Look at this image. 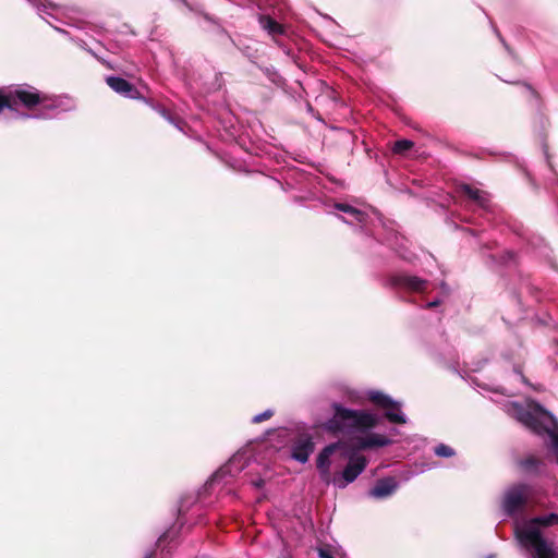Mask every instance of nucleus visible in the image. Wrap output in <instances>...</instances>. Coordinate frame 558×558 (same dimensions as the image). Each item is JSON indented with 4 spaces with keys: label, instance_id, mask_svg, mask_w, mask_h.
<instances>
[{
    "label": "nucleus",
    "instance_id": "11",
    "mask_svg": "<svg viewBox=\"0 0 558 558\" xmlns=\"http://www.w3.org/2000/svg\"><path fill=\"white\" fill-rule=\"evenodd\" d=\"M460 192L463 195H465L468 198L473 201L480 207H483V208L488 207L489 199H488V195L485 192H483L476 187H473L471 185H468V184L461 185Z\"/></svg>",
    "mask_w": 558,
    "mask_h": 558
},
{
    "label": "nucleus",
    "instance_id": "22",
    "mask_svg": "<svg viewBox=\"0 0 558 558\" xmlns=\"http://www.w3.org/2000/svg\"><path fill=\"white\" fill-rule=\"evenodd\" d=\"M438 304H440V301L439 300H435V301H432V302L428 303V307H435Z\"/></svg>",
    "mask_w": 558,
    "mask_h": 558
},
{
    "label": "nucleus",
    "instance_id": "15",
    "mask_svg": "<svg viewBox=\"0 0 558 558\" xmlns=\"http://www.w3.org/2000/svg\"><path fill=\"white\" fill-rule=\"evenodd\" d=\"M414 143L410 140H399L392 146L395 154L403 155L413 147Z\"/></svg>",
    "mask_w": 558,
    "mask_h": 558
},
{
    "label": "nucleus",
    "instance_id": "4",
    "mask_svg": "<svg viewBox=\"0 0 558 558\" xmlns=\"http://www.w3.org/2000/svg\"><path fill=\"white\" fill-rule=\"evenodd\" d=\"M20 106L27 109L38 107L43 111L36 116L21 114L23 118H52L59 112L60 100L43 94L29 85H16L0 89V112L3 108L16 110Z\"/></svg>",
    "mask_w": 558,
    "mask_h": 558
},
{
    "label": "nucleus",
    "instance_id": "16",
    "mask_svg": "<svg viewBox=\"0 0 558 558\" xmlns=\"http://www.w3.org/2000/svg\"><path fill=\"white\" fill-rule=\"evenodd\" d=\"M241 460H242V456H234V457H232V459L229 461V463L227 465H225L219 471V473H221V474L230 473L231 474L233 472V468L235 465H238L236 470L239 471L240 469H242Z\"/></svg>",
    "mask_w": 558,
    "mask_h": 558
},
{
    "label": "nucleus",
    "instance_id": "6",
    "mask_svg": "<svg viewBox=\"0 0 558 558\" xmlns=\"http://www.w3.org/2000/svg\"><path fill=\"white\" fill-rule=\"evenodd\" d=\"M368 399L379 408L385 409V417L391 423H407V417L401 411V403L392 400L389 396L376 391L369 390L367 392Z\"/></svg>",
    "mask_w": 558,
    "mask_h": 558
},
{
    "label": "nucleus",
    "instance_id": "12",
    "mask_svg": "<svg viewBox=\"0 0 558 558\" xmlns=\"http://www.w3.org/2000/svg\"><path fill=\"white\" fill-rule=\"evenodd\" d=\"M398 286L403 287L408 290L421 292L427 287V281L415 276H400L397 278Z\"/></svg>",
    "mask_w": 558,
    "mask_h": 558
},
{
    "label": "nucleus",
    "instance_id": "20",
    "mask_svg": "<svg viewBox=\"0 0 558 558\" xmlns=\"http://www.w3.org/2000/svg\"><path fill=\"white\" fill-rule=\"evenodd\" d=\"M252 484L257 488H262L265 485V480L259 477L257 480L252 481Z\"/></svg>",
    "mask_w": 558,
    "mask_h": 558
},
{
    "label": "nucleus",
    "instance_id": "2",
    "mask_svg": "<svg viewBox=\"0 0 558 558\" xmlns=\"http://www.w3.org/2000/svg\"><path fill=\"white\" fill-rule=\"evenodd\" d=\"M533 494V487L527 484L520 483L509 486L504 492L501 510L505 515L515 519V535L525 549H531L537 558H558L554 542L546 539L541 532L542 527L558 524L557 513L519 520Z\"/></svg>",
    "mask_w": 558,
    "mask_h": 558
},
{
    "label": "nucleus",
    "instance_id": "14",
    "mask_svg": "<svg viewBox=\"0 0 558 558\" xmlns=\"http://www.w3.org/2000/svg\"><path fill=\"white\" fill-rule=\"evenodd\" d=\"M521 466L529 473H542L544 463L535 458H526L521 462Z\"/></svg>",
    "mask_w": 558,
    "mask_h": 558
},
{
    "label": "nucleus",
    "instance_id": "23",
    "mask_svg": "<svg viewBox=\"0 0 558 558\" xmlns=\"http://www.w3.org/2000/svg\"><path fill=\"white\" fill-rule=\"evenodd\" d=\"M398 430L397 428H391L390 429V435L393 436V435H397Z\"/></svg>",
    "mask_w": 558,
    "mask_h": 558
},
{
    "label": "nucleus",
    "instance_id": "8",
    "mask_svg": "<svg viewBox=\"0 0 558 558\" xmlns=\"http://www.w3.org/2000/svg\"><path fill=\"white\" fill-rule=\"evenodd\" d=\"M398 488V483L393 477L378 480L368 495L376 499H384L391 496Z\"/></svg>",
    "mask_w": 558,
    "mask_h": 558
},
{
    "label": "nucleus",
    "instance_id": "7",
    "mask_svg": "<svg viewBox=\"0 0 558 558\" xmlns=\"http://www.w3.org/2000/svg\"><path fill=\"white\" fill-rule=\"evenodd\" d=\"M314 451V442L310 436L299 437L292 445L291 457L300 463H306Z\"/></svg>",
    "mask_w": 558,
    "mask_h": 558
},
{
    "label": "nucleus",
    "instance_id": "3",
    "mask_svg": "<svg viewBox=\"0 0 558 558\" xmlns=\"http://www.w3.org/2000/svg\"><path fill=\"white\" fill-rule=\"evenodd\" d=\"M507 412L524 426L538 435H547V447L558 463V422L555 416L534 401H526L525 405L512 402Z\"/></svg>",
    "mask_w": 558,
    "mask_h": 558
},
{
    "label": "nucleus",
    "instance_id": "19",
    "mask_svg": "<svg viewBox=\"0 0 558 558\" xmlns=\"http://www.w3.org/2000/svg\"><path fill=\"white\" fill-rule=\"evenodd\" d=\"M318 556L319 558H333L332 555L327 549L324 548L318 549Z\"/></svg>",
    "mask_w": 558,
    "mask_h": 558
},
{
    "label": "nucleus",
    "instance_id": "18",
    "mask_svg": "<svg viewBox=\"0 0 558 558\" xmlns=\"http://www.w3.org/2000/svg\"><path fill=\"white\" fill-rule=\"evenodd\" d=\"M274 415V411L270 409L265 410L264 412L256 414L252 417V423L258 424L264 421L269 420Z\"/></svg>",
    "mask_w": 558,
    "mask_h": 558
},
{
    "label": "nucleus",
    "instance_id": "10",
    "mask_svg": "<svg viewBox=\"0 0 558 558\" xmlns=\"http://www.w3.org/2000/svg\"><path fill=\"white\" fill-rule=\"evenodd\" d=\"M335 208L347 214L349 218L339 217L343 222L348 225H355V223H364L366 219V214L364 211H361L356 208H354L351 205L343 204V203H336Z\"/></svg>",
    "mask_w": 558,
    "mask_h": 558
},
{
    "label": "nucleus",
    "instance_id": "13",
    "mask_svg": "<svg viewBox=\"0 0 558 558\" xmlns=\"http://www.w3.org/2000/svg\"><path fill=\"white\" fill-rule=\"evenodd\" d=\"M259 24L262 28L265 29L272 37L284 34L283 25L279 24L277 21H275L268 15H260Z\"/></svg>",
    "mask_w": 558,
    "mask_h": 558
},
{
    "label": "nucleus",
    "instance_id": "26",
    "mask_svg": "<svg viewBox=\"0 0 558 558\" xmlns=\"http://www.w3.org/2000/svg\"><path fill=\"white\" fill-rule=\"evenodd\" d=\"M527 550L530 551L531 558H537V557L532 553V550H531V549H527Z\"/></svg>",
    "mask_w": 558,
    "mask_h": 558
},
{
    "label": "nucleus",
    "instance_id": "5",
    "mask_svg": "<svg viewBox=\"0 0 558 558\" xmlns=\"http://www.w3.org/2000/svg\"><path fill=\"white\" fill-rule=\"evenodd\" d=\"M333 415L323 424L330 433L365 432L379 423V416L373 412L347 409L339 403H332Z\"/></svg>",
    "mask_w": 558,
    "mask_h": 558
},
{
    "label": "nucleus",
    "instance_id": "9",
    "mask_svg": "<svg viewBox=\"0 0 558 558\" xmlns=\"http://www.w3.org/2000/svg\"><path fill=\"white\" fill-rule=\"evenodd\" d=\"M107 84L116 93L121 94L125 97L135 99L140 97L138 90L126 80L118 76H108L106 78Z\"/></svg>",
    "mask_w": 558,
    "mask_h": 558
},
{
    "label": "nucleus",
    "instance_id": "17",
    "mask_svg": "<svg viewBox=\"0 0 558 558\" xmlns=\"http://www.w3.org/2000/svg\"><path fill=\"white\" fill-rule=\"evenodd\" d=\"M434 452L436 456L441 458H450L454 456V450L445 444H439L435 447Z\"/></svg>",
    "mask_w": 558,
    "mask_h": 558
},
{
    "label": "nucleus",
    "instance_id": "21",
    "mask_svg": "<svg viewBox=\"0 0 558 558\" xmlns=\"http://www.w3.org/2000/svg\"><path fill=\"white\" fill-rule=\"evenodd\" d=\"M160 114L167 119L170 123H174L173 120L171 119V117L169 116V113L165 110V109H160L159 110Z\"/></svg>",
    "mask_w": 558,
    "mask_h": 558
},
{
    "label": "nucleus",
    "instance_id": "24",
    "mask_svg": "<svg viewBox=\"0 0 558 558\" xmlns=\"http://www.w3.org/2000/svg\"><path fill=\"white\" fill-rule=\"evenodd\" d=\"M29 2L34 3L35 5H38L39 0H28Z\"/></svg>",
    "mask_w": 558,
    "mask_h": 558
},
{
    "label": "nucleus",
    "instance_id": "25",
    "mask_svg": "<svg viewBox=\"0 0 558 558\" xmlns=\"http://www.w3.org/2000/svg\"><path fill=\"white\" fill-rule=\"evenodd\" d=\"M166 538H167V535L165 534V535L160 536L159 542L161 543V542H163V539H166Z\"/></svg>",
    "mask_w": 558,
    "mask_h": 558
},
{
    "label": "nucleus",
    "instance_id": "1",
    "mask_svg": "<svg viewBox=\"0 0 558 558\" xmlns=\"http://www.w3.org/2000/svg\"><path fill=\"white\" fill-rule=\"evenodd\" d=\"M392 440L383 434L368 433L355 437L351 444L337 441L326 446L317 457L316 466L320 480L343 489L353 483L367 466V459L357 451L386 447Z\"/></svg>",
    "mask_w": 558,
    "mask_h": 558
},
{
    "label": "nucleus",
    "instance_id": "27",
    "mask_svg": "<svg viewBox=\"0 0 558 558\" xmlns=\"http://www.w3.org/2000/svg\"><path fill=\"white\" fill-rule=\"evenodd\" d=\"M145 558H151V555H150V554H147V555L145 556Z\"/></svg>",
    "mask_w": 558,
    "mask_h": 558
}]
</instances>
